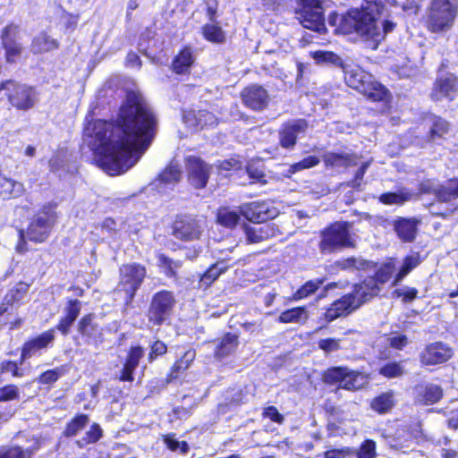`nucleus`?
<instances>
[{
    "label": "nucleus",
    "mask_w": 458,
    "mask_h": 458,
    "mask_svg": "<svg viewBox=\"0 0 458 458\" xmlns=\"http://www.w3.org/2000/svg\"><path fill=\"white\" fill-rule=\"evenodd\" d=\"M116 115V175L133 167L151 145L157 129L155 114L133 81H126Z\"/></svg>",
    "instance_id": "nucleus-1"
},
{
    "label": "nucleus",
    "mask_w": 458,
    "mask_h": 458,
    "mask_svg": "<svg viewBox=\"0 0 458 458\" xmlns=\"http://www.w3.org/2000/svg\"><path fill=\"white\" fill-rule=\"evenodd\" d=\"M114 124L105 120L89 123L84 128L83 140L93 151L96 165L110 176L114 175Z\"/></svg>",
    "instance_id": "nucleus-2"
},
{
    "label": "nucleus",
    "mask_w": 458,
    "mask_h": 458,
    "mask_svg": "<svg viewBox=\"0 0 458 458\" xmlns=\"http://www.w3.org/2000/svg\"><path fill=\"white\" fill-rule=\"evenodd\" d=\"M338 20L339 29L344 33L356 32L377 43L395 28L394 22L388 20H377L369 13L360 10H353L342 16L333 14L329 17V23L335 26Z\"/></svg>",
    "instance_id": "nucleus-3"
},
{
    "label": "nucleus",
    "mask_w": 458,
    "mask_h": 458,
    "mask_svg": "<svg viewBox=\"0 0 458 458\" xmlns=\"http://www.w3.org/2000/svg\"><path fill=\"white\" fill-rule=\"evenodd\" d=\"M458 15V0H430L425 15V24L432 33L450 30Z\"/></svg>",
    "instance_id": "nucleus-4"
},
{
    "label": "nucleus",
    "mask_w": 458,
    "mask_h": 458,
    "mask_svg": "<svg viewBox=\"0 0 458 458\" xmlns=\"http://www.w3.org/2000/svg\"><path fill=\"white\" fill-rule=\"evenodd\" d=\"M343 71L346 84L368 98L372 101H382L387 98L388 90L361 67L345 64Z\"/></svg>",
    "instance_id": "nucleus-5"
},
{
    "label": "nucleus",
    "mask_w": 458,
    "mask_h": 458,
    "mask_svg": "<svg viewBox=\"0 0 458 458\" xmlns=\"http://www.w3.org/2000/svg\"><path fill=\"white\" fill-rule=\"evenodd\" d=\"M120 282L116 293L128 306L146 276V269L140 265H125L120 269Z\"/></svg>",
    "instance_id": "nucleus-6"
},
{
    "label": "nucleus",
    "mask_w": 458,
    "mask_h": 458,
    "mask_svg": "<svg viewBox=\"0 0 458 458\" xmlns=\"http://www.w3.org/2000/svg\"><path fill=\"white\" fill-rule=\"evenodd\" d=\"M351 225L347 222H339L331 225L321 233L319 248L323 253H330L343 248L354 246L350 234Z\"/></svg>",
    "instance_id": "nucleus-7"
},
{
    "label": "nucleus",
    "mask_w": 458,
    "mask_h": 458,
    "mask_svg": "<svg viewBox=\"0 0 458 458\" xmlns=\"http://www.w3.org/2000/svg\"><path fill=\"white\" fill-rule=\"evenodd\" d=\"M324 382L338 385L340 388L355 391L362 388L369 382L368 377L360 372L351 370L347 367H333L323 376Z\"/></svg>",
    "instance_id": "nucleus-8"
},
{
    "label": "nucleus",
    "mask_w": 458,
    "mask_h": 458,
    "mask_svg": "<svg viewBox=\"0 0 458 458\" xmlns=\"http://www.w3.org/2000/svg\"><path fill=\"white\" fill-rule=\"evenodd\" d=\"M300 2L301 9L298 13V19L302 26L318 34L326 33L324 9L327 0H300Z\"/></svg>",
    "instance_id": "nucleus-9"
},
{
    "label": "nucleus",
    "mask_w": 458,
    "mask_h": 458,
    "mask_svg": "<svg viewBox=\"0 0 458 458\" xmlns=\"http://www.w3.org/2000/svg\"><path fill=\"white\" fill-rule=\"evenodd\" d=\"M176 300L173 292L162 290L156 293L150 301L148 310L149 322L160 326L171 316Z\"/></svg>",
    "instance_id": "nucleus-10"
},
{
    "label": "nucleus",
    "mask_w": 458,
    "mask_h": 458,
    "mask_svg": "<svg viewBox=\"0 0 458 458\" xmlns=\"http://www.w3.org/2000/svg\"><path fill=\"white\" fill-rule=\"evenodd\" d=\"M0 89L10 90L8 99L10 103L20 110L31 108L38 101L37 92L32 87L5 81L1 84Z\"/></svg>",
    "instance_id": "nucleus-11"
},
{
    "label": "nucleus",
    "mask_w": 458,
    "mask_h": 458,
    "mask_svg": "<svg viewBox=\"0 0 458 458\" xmlns=\"http://www.w3.org/2000/svg\"><path fill=\"white\" fill-rule=\"evenodd\" d=\"M55 223V216L50 211H41L38 213L31 220L27 231L26 237L35 242H45Z\"/></svg>",
    "instance_id": "nucleus-12"
},
{
    "label": "nucleus",
    "mask_w": 458,
    "mask_h": 458,
    "mask_svg": "<svg viewBox=\"0 0 458 458\" xmlns=\"http://www.w3.org/2000/svg\"><path fill=\"white\" fill-rule=\"evenodd\" d=\"M189 183L196 188L206 187L212 166L198 157L190 156L185 160Z\"/></svg>",
    "instance_id": "nucleus-13"
},
{
    "label": "nucleus",
    "mask_w": 458,
    "mask_h": 458,
    "mask_svg": "<svg viewBox=\"0 0 458 458\" xmlns=\"http://www.w3.org/2000/svg\"><path fill=\"white\" fill-rule=\"evenodd\" d=\"M420 191L421 193L434 194L440 202H449L458 198V179L450 180L445 185L426 180L421 182Z\"/></svg>",
    "instance_id": "nucleus-14"
},
{
    "label": "nucleus",
    "mask_w": 458,
    "mask_h": 458,
    "mask_svg": "<svg viewBox=\"0 0 458 458\" xmlns=\"http://www.w3.org/2000/svg\"><path fill=\"white\" fill-rule=\"evenodd\" d=\"M182 172L175 164L169 165L149 185L148 191L165 194L180 181Z\"/></svg>",
    "instance_id": "nucleus-15"
},
{
    "label": "nucleus",
    "mask_w": 458,
    "mask_h": 458,
    "mask_svg": "<svg viewBox=\"0 0 458 458\" xmlns=\"http://www.w3.org/2000/svg\"><path fill=\"white\" fill-rule=\"evenodd\" d=\"M241 213L246 219L257 224H262L278 215L277 209L267 202H252L244 205L241 208Z\"/></svg>",
    "instance_id": "nucleus-16"
},
{
    "label": "nucleus",
    "mask_w": 458,
    "mask_h": 458,
    "mask_svg": "<svg viewBox=\"0 0 458 458\" xmlns=\"http://www.w3.org/2000/svg\"><path fill=\"white\" fill-rule=\"evenodd\" d=\"M173 234L181 241H194L199 238L201 227L196 219L191 216H181L174 223Z\"/></svg>",
    "instance_id": "nucleus-17"
},
{
    "label": "nucleus",
    "mask_w": 458,
    "mask_h": 458,
    "mask_svg": "<svg viewBox=\"0 0 458 458\" xmlns=\"http://www.w3.org/2000/svg\"><path fill=\"white\" fill-rule=\"evenodd\" d=\"M360 306V301L355 299V294L348 293L334 301L325 312V319L331 322L340 317L352 313Z\"/></svg>",
    "instance_id": "nucleus-18"
},
{
    "label": "nucleus",
    "mask_w": 458,
    "mask_h": 458,
    "mask_svg": "<svg viewBox=\"0 0 458 458\" xmlns=\"http://www.w3.org/2000/svg\"><path fill=\"white\" fill-rule=\"evenodd\" d=\"M241 96L244 105L255 111L265 109L270 100L267 89L258 84H252L243 89Z\"/></svg>",
    "instance_id": "nucleus-19"
},
{
    "label": "nucleus",
    "mask_w": 458,
    "mask_h": 458,
    "mask_svg": "<svg viewBox=\"0 0 458 458\" xmlns=\"http://www.w3.org/2000/svg\"><path fill=\"white\" fill-rule=\"evenodd\" d=\"M308 129V123L304 119H295L283 124L279 131L280 145L284 148H293L297 138L304 134Z\"/></svg>",
    "instance_id": "nucleus-20"
},
{
    "label": "nucleus",
    "mask_w": 458,
    "mask_h": 458,
    "mask_svg": "<svg viewBox=\"0 0 458 458\" xmlns=\"http://www.w3.org/2000/svg\"><path fill=\"white\" fill-rule=\"evenodd\" d=\"M19 27L14 24L7 25L1 35L2 44L5 50L6 61L16 62L22 51L21 45L18 42Z\"/></svg>",
    "instance_id": "nucleus-21"
},
{
    "label": "nucleus",
    "mask_w": 458,
    "mask_h": 458,
    "mask_svg": "<svg viewBox=\"0 0 458 458\" xmlns=\"http://www.w3.org/2000/svg\"><path fill=\"white\" fill-rule=\"evenodd\" d=\"M55 329L43 332L37 337L26 342L21 349V361L37 355L40 351L47 349L55 340Z\"/></svg>",
    "instance_id": "nucleus-22"
},
{
    "label": "nucleus",
    "mask_w": 458,
    "mask_h": 458,
    "mask_svg": "<svg viewBox=\"0 0 458 458\" xmlns=\"http://www.w3.org/2000/svg\"><path fill=\"white\" fill-rule=\"evenodd\" d=\"M458 91L457 78L452 74L439 78L433 88L431 98L436 100L447 98L448 100L454 99Z\"/></svg>",
    "instance_id": "nucleus-23"
},
{
    "label": "nucleus",
    "mask_w": 458,
    "mask_h": 458,
    "mask_svg": "<svg viewBox=\"0 0 458 458\" xmlns=\"http://www.w3.org/2000/svg\"><path fill=\"white\" fill-rule=\"evenodd\" d=\"M453 352L446 344L437 342L428 345L421 353V362L425 365H436L445 362L452 357Z\"/></svg>",
    "instance_id": "nucleus-24"
},
{
    "label": "nucleus",
    "mask_w": 458,
    "mask_h": 458,
    "mask_svg": "<svg viewBox=\"0 0 458 458\" xmlns=\"http://www.w3.org/2000/svg\"><path fill=\"white\" fill-rule=\"evenodd\" d=\"M183 121L191 128L203 129L216 124V116L206 110H190L184 113Z\"/></svg>",
    "instance_id": "nucleus-25"
},
{
    "label": "nucleus",
    "mask_w": 458,
    "mask_h": 458,
    "mask_svg": "<svg viewBox=\"0 0 458 458\" xmlns=\"http://www.w3.org/2000/svg\"><path fill=\"white\" fill-rule=\"evenodd\" d=\"M94 316L88 314L78 323V332L86 338L88 343L97 344L101 341V328L93 321Z\"/></svg>",
    "instance_id": "nucleus-26"
},
{
    "label": "nucleus",
    "mask_w": 458,
    "mask_h": 458,
    "mask_svg": "<svg viewBox=\"0 0 458 458\" xmlns=\"http://www.w3.org/2000/svg\"><path fill=\"white\" fill-rule=\"evenodd\" d=\"M420 223L417 218H399L394 222V231L403 242H411L416 238Z\"/></svg>",
    "instance_id": "nucleus-27"
},
{
    "label": "nucleus",
    "mask_w": 458,
    "mask_h": 458,
    "mask_svg": "<svg viewBox=\"0 0 458 458\" xmlns=\"http://www.w3.org/2000/svg\"><path fill=\"white\" fill-rule=\"evenodd\" d=\"M443 396L442 388L435 384L418 386L416 387V402L422 404H433L437 403Z\"/></svg>",
    "instance_id": "nucleus-28"
},
{
    "label": "nucleus",
    "mask_w": 458,
    "mask_h": 458,
    "mask_svg": "<svg viewBox=\"0 0 458 458\" xmlns=\"http://www.w3.org/2000/svg\"><path fill=\"white\" fill-rule=\"evenodd\" d=\"M244 232L249 243H258L276 236V229L271 224L245 226Z\"/></svg>",
    "instance_id": "nucleus-29"
},
{
    "label": "nucleus",
    "mask_w": 458,
    "mask_h": 458,
    "mask_svg": "<svg viewBox=\"0 0 458 458\" xmlns=\"http://www.w3.org/2000/svg\"><path fill=\"white\" fill-rule=\"evenodd\" d=\"M378 293L379 287L377 280L373 277H369L360 284L355 285L352 294H355V299L359 300L361 305L363 302L377 295Z\"/></svg>",
    "instance_id": "nucleus-30"
},
{
    "label": "nucleus",
    "mask_w": 458,
    "mask_h": 458,
    "mask_svg": "<svg viewBox=\"0 0 458 458\" xmlns=\"http://www.w3.org/2000/svg\"><path fill=\"white\" fill-rule=\"evenodd\" d=\"M143 349L140 346L132 347L127 356L123 369L122 370L120 380L122 381H132L133 371L138 367L140 360L143 356Z\"/></svg>",
    "instance_id": "nucleus-31"
},
{
    "label": "nucleus",
    "mask_w": 458,
    "mask_h": 458,
    "mask_svg": "<svg viewBox=\"0 0 458 458\" xmlns=\"http://www.w3.org/2000/svg\"><path fill=\"white\" fill-rule=\"evenodd\" d=\"M194 62L193 51L191 47H187L174 56L172 63V69L177 74H185L190 72Z\"/></svg>",
    "instance_id": "nucleus-32"
},
{
    "label": "nucleus",
    "mask_w": 458,
    "mask_h": 458,
    "mask_svg": "<svg viewBox=\"0 0 458 458\" xmlns=\"http://www.w3.org/2000/svg\"><path fill=\"white\" fill-rule=\"evenodd\" d=\"M324 161L327 166L332 167H349L359 164L358 157L349 154H337L328 152L324 156Z\"/></svg>",
    "instance_id": "nucleus-33"
},
{
    "label": "nucleus",
    "mask_w": 458,
    "mask_h": 458,
    "mask_svg": "<svg viewBox=\"0 0 458 458\" xmlns=\"http://www.w3.org/2000/svg\"><path fill=\"white\" fill-rule=\"evenodd\" d=\"M25 191L24 185L6 177H0V196L3 199L17 198Z\"/></svg>",
    "instance_id": "nucleus-34"
},
{
    "label": "nucleus",
    "mask_w": 458,
    "mask_h": 458,
    "mask_svg": "<svg viewBox=\"0 0 458 458\" xmlns=\"http://www.w3.org/2000/svg\"><path fill=\"white\" fill-rule=\"evenodd\" d=\"M238 336L228 333L219 341L215 351V356L218 359L225 358L233 352L238 346Z\"/></svg>",
    "instance_id": "nucleus-35"
},
{
    "label": "nucleus",
    "mask_w": 458,
    "mask_h": 458,
    "mask_svg": "<svg viewBox=\"0 0 458 458\" xmlns=\"http://www.w3.org/2000/svg\"><path fill=\"white\" fill-rule=\"evenodd\" d=\"M231 259L224 258L222 260L217 261L212 265L201 276L200 284L202 286H209L222 273H224L229 267L227 261Z\"/></svg>",
    "instance_id": "nucleus-36"
},
{
    "label": "nucleus",
    "mask_w": 458,
    "mask_h": 458,
    "mask_svg": "<svg viewBox=\"0 0 458 458\" xmlns=\"http://www.w3.org/2000/svg\"><path fill=\"white\" fill-rule=\"evenodd\" d=\"M394 405L393 392L382 393L371 401L370 407L378 413L388 412Z\"/></svg>",
    "instance_id": "nucleus-37"
},
{
    "label": "nucleus",
    "mask_w": 458,
    "mask_h": 458,
    "mask_svg": "<svg viewBox=\"0 0 458 458\" xmlns=\"http://www.w3.org/2000/svg\"><path fill=\"white\" fill-rule=\"evenodd\" d=\"M58 47V43L55 39L50 38L46 33H41L36 37L31 45V49L34 53H43L54 50Z\"/></svg>",
    "instance_id": "nucleus-38"
},
{
    "label": "nucleus",
    "mask_w": 458,
    "mask_h": 458,
    "mask_svg": "<svg viewBox=\"0 0 458 458\" xmlns=\"http://www.w3.org/2000/svg\"><path fill=\"white\" fill-rule=\"evenodd\" d=\"M412 193L405 189L397 192L383 193L379 197V201L386 205H403L412 198Z\"/></svg>",
    "instance_id": "nucleus-39"
},
{
    "label": "nucleus",
    "mask_w": 458,
    "mask_h": 458,
    "mask_svg": "<svg viewBox=\"0 0 458 458\" xmlns=\"http://www.w3.org/2000/svg\"><path fill=\"white\" fill-rule=\"evenodd\" d=\"M308 319L305 308L298 307L282 312L278 318L280 323H302Z\"/></svg>",
    "instance_id": "nucleus-40"
},
{
    "label": "nucleus",
    "mask_w": 458,
    "mask_h": 458,
    "mask_svg": "<svg viewBox=\"0 0 458 458\" xmlns=\"http://www.w3.org/2000/svg\"><path fill=\"white\" fill-rule=\"evenodd\" d=\"M311 56L318 64H331L342 68L345 65L341 57L334 52L318 50L312 52Z\"/></svg>",
    "instance_id": "nucleus-41"
},
{
    "label": "nucleus",
    "mask_w": 458,
    "mask_h": 458,
    "mask_svg": "<svg viewBox=\"0 0 458 458\" xmlns=\"http://www.w3.org/2000/svg\"><path fill=\"white\" fill-rule=\"evenodd\" d=\"M157 263L163 273L167 277H176L177 269L182 267V262L179 260H173L165 254L157 255Z\"/></svg>",
    "instance_id": "nucleus-42"
},
{
    "label": "nucleus",
    "mask_w": 458,
    "mask_h": 458,
    "mask_svg": "<svg viewBox=\"0 0 458 458\" xmlns=\"http://www.w3.org/2000/svg\"><path fill=\"white\" fill-rule=\"evenodd\" d=\"M241 215V211L221 208L217 214V222L225 227L233 228L239 223Z\"/></svg>",
    "instance_id": "nucleus-43"
},
{
    "label": "nucleus",
    "mask_w": 458,
    "mask_h": 458,
    "mask_svg": "<svg viewBox=\"0 0 458 458\" xmlns=\"http://www.w3.org/2000/svg\"><path fill=\"white\" fill-rule=\"evenodd\" d=\"M38 446L23 450L20 446L0 448V458H30Z\"/></svg>",
    "instance_id": "nucleus-44"
},
{
    "label": "nucleus",
    "mask_w": 458,
    "mask_h": 458,
    "mask_svg": "<svg viewBox=\"0 0 458 458\" xmlns=\"http://www.w3.org/2000/svg\"><path fill=\"white\" fill-rule=\"evenodd\" d=\"M89 420L87 415L81 414L72 420L66 426L64 435L67 437L76 436L89 423Z\"/></svg>",
    "instance_id": "nucleus-45"
},
{
    "label": "nucleus",
    "mask_w": 458,
    "mask_h": 458,
    "mask_svg": "<svg viewBox=\"0 0 458 458\" xmlns=\"http://www.w3.org/2000/svg\"><path fill=\"white\" fill-rule=\"evenodd\" d=\"M204 38L213 43H223L225 40V34L224 30L216 24H206L202 28Z\"/></svg>",
    "instance_id": "nucleus-46"
},
{
    "label": "nucleus",
    "mask_w": 458,
    "mask_h": 458,
    "mask_svg": "<svg viewBox=\"0 0 458 458\" xmlns=\"http://www.w3.org/2000/svg\"><path fill=\"white\" fill-rule=\"evenodd\" d=\"M195 356H196L195 351H193V350L186 351L183 353L182 357L174 363L172 372H171V377L175 378V377H177V373L182 372L185 369H187L190 367V365L191 364V362L194 360Z\"/></svg>",
    "instance_id": "nucleus-47"
},
{
    "label": "nucleus",
    "mask_w": 458,
    "mask_h": 458,
    "mask_svg": "<svg viewBox=\"0 0 458 458\" xmlns=\"http://www.w3.org/2000/svg\"><path fill=\"white\" fill-rule=\"evenodd\" d=\"M102 437V429L98 424H93L89 430H88L85 436L76 441V445L82 448L89 444L97 442Z\"/></svg>",
    "instance_id": "nucleus-48"
},
{
    "label": "nucleus",
    "mask_w": 458,
    "mask_h": 458,
    "mask_svg": "<svg viewBox=\"0 0 458 458\" xmlns=\"http://www.w3.org/2000/svg\"><path fill=\"white\" fill-rule=\"evenodd\" d=\"M377 456V444L374 440L366 439L363 441L356 450L357 458H376Z\"/></svg>",
    "instance_id": "nucleus-49"
},
{
    "label": "nucleus",
    "mask_w": 458,
    "mask_h": 458,
    "mask_svg": "<svg viewBox=\"0 0 458 458\" xmlns=\"http://www.w3.org/2000/svg\"><path fill=\"white\" fill-rule=\"evenodd\" d=\"M338 267L341 269H367L370 263L367 260H364L360 258H348L345 259H343L341 261H338L337 263Z\"/></svg>",
    "instance_id": "nucleus-50"
},
{
    "label": "nucleus",
    "mask_w": 458,
    "mask_h": 458,
    "mask_svg": "<svg viewBox=\"0 0 458 458\" xmlns=\"http://www.w3.org/2000/svg\"><path fill=\"white\" fill-rule=\"evenodd\" d=\"M66 372L67 370L64 366H60L54 369L47 370L39 376L38 382L41 384L54 383Z\"/></svg>",
    "instance_id": "nucleus-51"
},
{
    "label": "nucleus",
    "mask_w": 458,
    "mask_h": 458,
    "mask_svg": "<svg viewBox=\"0 0 458 458\" xmlns=\"http://www.w3.org/2000/svg\"><path fill=\"white\" fill-rule=\"evenodd\" d=\"M419 265V259L417 257L410 256L405 258L403 267L397 273L394 284H396L403 279L413 268Z\"/></svg>",
    "instance_id": "nucleus-52"
},
{
    "label": "nucleus",
    "mask_w": 458,
    "mask_h": 458,
    "mask_svg": "<svg viewBox=\"0 0 458 458\" xmlns=\"http://www.w3.org/2000/svg\"><path fill=\"white\" fill-rule=\"evenodd\" d=\"M20 389L15 385H6L0 387V402H9L20 399Z\"/></svg>",
    "instance_id": "nucleus-53"
},
{
    "label": "nucleus",
    "mask_w": 458,
    "mask_h": 458,
    "mask_svg": "<svg viewBox=\"0 0 458 458\" xmlns=\"http://www.w3.org/2000/svg\"><path fill=\"white\" fill-rule=\"evenodd\" d=\"M323 283L322 280H315L307 282L302 287H301L295 293L294 298L301 300L308 297L311 293H315Z\"/></svg>",
    "instance_id": "nucleus-54"
},
{
    "label": "nucleus",
    "mask_w": 458,
    "mask_h": 458,
    "mask_svg": "<svg viewBox=\"0 0 458 458\" xmlns=\"http://www.w3.org/2000/svg\"><path fill=\"white\" fill-rule=\"evenodd\" d=\"M394 269V265L392 262L383 264L377 269V271L376 272V276L374 277L377 280V284H385L386 282H387L391 278Z\"/></svg>",
    "instance_id": "nucleus-55"
},
{
    "label": "nucleus",
    "mask_w": 458,
    "mask_h": 458,
    "mask_svg": "<svg viewBox=\"0 0 458 458\" xmlns=\"http://www.w3.org/2000/svg\"><path fill=\"white\" fill-rule=\"evenodd\" d=\"M379 373L386 377H397L403 375V369L397 362L387 363L379 369Z\"/></svg>",
    "instance_id": "nucleus-56"
},
{
    "label": "nucleus",
    "mask_w": 458,
    "mask_h": 458,
    "mask_svg": "<svg viewBox=\"0 0 458 458\" xmlns=\"http://www.w3.org/2000/svg\"><path fill=\"white\" fill-rule=\"evenodd\" d=\"M163 439L166 446L172 451L180 450L181 453L185 454L189 450L188 444L185 441H178L174 438V435H165Z\"/></svg>",
    "instance_id": "nucleus-57"
},
{
    "label": "nucleus",
    "mask_w": 458,
    "mask_h": 458,
    "mask_svg": "<svg viewBox=\"0 0 458 458\" xmlns=\"http://www.w3.org/2000/svg\"><path fill=\"white\" fill-rule=\"evenodd\" d=\"M449 128L448 123L441 118H437L433 123L432 128H431V138H440L445 133L447 132Z\"/></svg>",
    "instance_id": "nucleus-58"
},
{
    "label": "nucleus",
    "mask_w": 458,
    "mask_h": 458,
    "mask_svg": "<svg viewBox=\"0 0 458 458\" xmlns=\"http://www.w3.org/2000/svg\"><path fill=\"white\" fill-rule=\"evenodd\" d=\"M369 165V162L361 163L359 169L355 173L354 178L349 182L350 187L357 190L360 189L363 176Z\"/></svg>",
    "instance_id": "nucleus-59"
},
{
    "label": "nucleus",
    "mask_w": 458,
    "mask_h": 458,
    "mask_svg": "<svg viewBox=\"0 0 458 458\" xmlns=\"http://www.w3.org/2000/svg\"><path fill=\"white\" fill-rule=\"evenodd\" d=\"M318 344V348L327 353L336 352L340 349V340L336 338L321 339Z\"/></svg>",
    "instance_id": "nucleus-60"
},
{
    "label": "nucleus",
    "mask_w": 458,
    "mask_h": 458,
    "mask_svg": "<svg viewBox=\"0 0 458 458\" xmlns=\"http://www.w3.org/2000/svg\"><path fill=\"white\" fill-rule=\"evenodd\" d=\"M0 372L1 373H8L10 372L13 377H21L23 373L21 369L19 368L18 364L14 361L6 360L3 361L0 364Z\"/></svg>",
    "instance_id": "nucleus-61"
},
{
    "label": "nucleus",
    "mask_w": 458,
    "mask_h": 458,
    "mask_svg": "<svg viewBox=\"0 0 458 458\" xmlns=\"http://www.w3.org/2000/svg\"><path fill=\"white\" fill-rule=\"evenodd\" d=\"M395 294L404 302H411L417 298L418 291L413 287L403 286L395 290Z\"/></svg>",
    "instance_id": "nucleus-62"
},
{
    "label": "nucleus",
    "mask_w": 458,
    "mask_h": 458,
    "mask_svg": "<svg viewBox=\"0 0 458 458\" xmlns=\"http://www.w3.org/2000/svg\"><path fill=\"white\" fill-rule=\"evenodd\" d=\"M167 352L166 345L162 341H156L152 345L148 353V361L152 362L157 357L164 355Z\"/></svg>",
    "instance_id": "nucleus-63"
},
{
    "label": "nucleus",
    "mask_w": 458,
    "mask_h": 458,
    "mask_svg": "<svg viewBox=\"0 0 458 458\" xmlns=\"http://www.w3.org/2000/svg\"><path fill=\"white\" fill-rule=\"evenodd\" d=\"M81 311V302L78 300H71L65 309V317L76 320Z\"/></svg>",
    "instance_id": "nucleus-64"
}]
</instances>
